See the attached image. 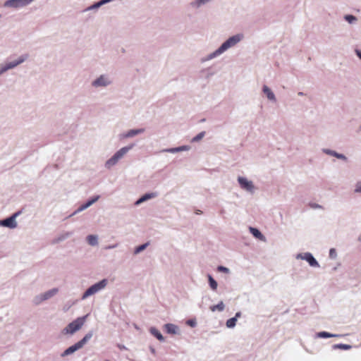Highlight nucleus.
I'll return each instance as SVG.
<instances>
[{"label":"nucleus","instance_id":"obj_32","mask_svg":"<svg viewBox=\"0 0 361 361\" xmlns=\"http://www.w3.org/2000/svg\"><path fill=\"white\" fill-rule=\"evenodd\" d=\"M218 270H219V271H223V272H225V273H228V271H229L228 268L224 267H222V266H219V267H218Z\"/></svg>","mask_w":361,"mask_h":361},{"label":"nucleus","instance_id":"obj_17","mask_svg":"<svg viewBox=\"0 0 361 361\" xmlns=\"http://www.w3.org/2000/svg\"><path fill=\"white\" fill-rule=\"evenodd\" d=\"M150 333L154 336H155L159 341H164V336L161 335L160 331L159 330H157L156 328H154V327L151 328L150 329Z\"/></svg>","mask_w":361,"mask_h":361},{"label":"nucleus","instance_id":"obj_16","mask_svg":"<svg viewBox=\"0 0 361 361\" xmlns=\"http://www.w3.org/2000/svg\"><path fill=\"white\" fill-rule=\"evenodd\" d=\"M263 92H264V94H267L269 99L273 100V101L276 100L274 94L271 92V90L267 85H264Z\"/></svg>","mask_w":361,"mask_h":361},{"label":"nucleus","instance_id":"obj_5","mask_svg":"<svg viewBox=\"0 0 361 361\" xmlns=\"http://www.w3.org/2000/svg\"><path fill=\"white\" fill-rule=\"evenodd\" d=\"M92 333L87 334L82 340H80V341H78V343L74 344L73 345H71L69 348H68L63 352V355H70V354L74 353L75 351L80 349L92 338Z\"/></svg>","mask_w":361,"mask_h":361},{"label":"nucleus","instance_id":"obj_10","mask_svg":"<svg viewBox=\"0 0 361 361\" xmlns=\"http://www.w3.org/2000/svg\"><path fill=\"white\" fill-rule=\"evenodd\" d=\"M238 180L242 188L247 190L248 191H252L253 190L254 186L252 183L251 181L247 180L245 178L239 177Z\"/></svg>","mask_w":361,"mask_h":361},{"label":"nucleus","instance_id":"obj_38","mask_svg":"<svg viewBox=\"0 0 361 361\" xmlns=\"http://www.w3.org/2000/svg\"><path fill=\"white\" fill-rule=\"evenodd\" d=\"M240 316V312H237V313L235 314V317H236V318H237V317H239Z\"/></svg>","mask_w":361,"mask_h":361},{"label":"nucleus","instance_id":"obj_27","mask_svg":"<svg viewBox=\"0 0 361 361\" xmlns=\"http://www.w3.org/2000/svg\"><path fill=\"white\" fill-rule=\"evenodd\" d=\"M318 336L322 338H331V337L336 336V335L331 334L326 331H322V332L319 333Z\"/></svg>","mask_w":361,"mask_h":361},{"label":"nucleus","instance_id":"obj_35","mask_svg":"<svg viewBox=\"0 0 361 361\" xmlns=\"http://www.w3.org/2000/svg\"><path fill=\"white\" fill-rule=\"evenodd\" d=\"M356 53H357V56H359V58H360V59H361V51H360L357 50V51H356Z\"/></svg>","mask_w":361,"mask_h":361},{"label":"nucleus","instance_id":"obj_24","mask_svg":"<svg viewBox=\"0 0 361 361\" xmlns=\"http://www.w3.org/2000/svg\"><path fill=\"white\" fill-rule=\"evenodd\" d=\"M209 283L212 290H216L217 288V283L211 276H209Z\"/></svg>","mask_w":361,"mask_h":361},{"label":"nucleus","instance_id":"obj_22","mask_svg":"<svg viewBox=\"0 0 361 361\" xmlns=\"http://www.w3.org/2000/svg\"><path fill=\"white\" fill-rule=\"evenodd\" d=\"M56 292H57V289L54 288V289H52V290L45 293L42 295V300H47V299H49V298L53 296L54 294H56Z\"/></svg>","mask_w":361,"mask_h":361},{"label":"nucleus","instance_id":"obj_2","mask_svg":"<svg viewBox=\"0 0 361 361\" xmlns=\"http://www.w3.org/2000/svg\"><path fill=\"white\" fill-rule=\"evenodd\" d=\"M133 147V145H131L128 147H122L119 149L111 159H109L106 162V167L111 168L112 166L115 165L118 161L121 159L130 149H131Z\"/></svg>","mask_w":361,"mask_h":361},{"label":"nucleus","instance_id":"obj_12","mask_svg":"<svg viewBox=\"0 0 361 361\" xmlns=\"http://www.w3.org/2000/svg\"><path fill=\"white\" fill-rule=\"evenodd\" d=\"M249 230L250 233L257 239L262 240V241H266V238L264 236V235L262 234V233L257 228L253 227H250Z\"/></svg>","mask_w":361,"mask_h":361},{"label":"nucleus","instance_id":"obj_33","mask_svg":"<svg viewBox=\"0 0 361 361\" xmlns=\"http://www.w3.org/2000/svg\"><path fill=\"white\" fill-rule=\"evenodd\" d=\"M355 191L356 192H361V183H357Z\"/></svg>","mask_w":361,"mask_h":361},{"label":"nucleus","instance_id":"obj_6","mask_svg":"<svg viewBox=\"0 0 361 361\" xmlns=\"http://www.w3.org/2000/svg\"><path fill=\"white\" fill-rule=\"evenodd\" d=\"M107 284V280L103 279L101 281L92 285L84 293L82 299L87 298V297L97 293L100 290L104 288Z\"/></svg>","mask_w":361,"mask_h":361},{"label":"nucleus","instance_id":"obj_30","mask_svg":"<svg viewBox=\"0 0 361 361\" xmlns=\"http://www.w3.org/2000/svg\"><path fill=\"white\" fill-rule=\"evenodd\" d=\"M345 19L350 23H353L356 20V18L352 15H347L345 16Z\"/></svg>","mask_w":361,"mask_h":361},{"label":"nucleus","instance_id":"obj_26","mask_svg":"<svg viewBox=\"0 0 361 361\" xmlns=\"http://www.w3.org/2000/svg\"><path fill=\"white\" fill-rule=\"evenodd\" d=\"M148 245H149V243H145L143 245L138 246L137 247H136V249L135 250V253L137 254V253L142 252L148 246Z\"/></svg>","mask_w":361,"mask_h":361},{"label":"nucleus","instance_id":"obj_11","mask_svg":"<svg viewBox=\"0 0 361 361\" xmlns=\"http://www.w3.org/2000/svg\"><path fill=\"white\" fill-rule=\"evenodd\" d=\"M302 258L305 259L311 267H319L317 261L314 259L312 254L307 252Z\"/></svg>","mask_w":361,"mask_h":361},{"label":"nucleus","instance_id":"obj_21","mask_svg":"<svg viewBox=\"0 0 361 361\" xmlns=\"http://www.w3.org/2000/svg\"><path fill=\"white\" fill-rule=\"evenodd\" d=\"M144 129L130 130L127 133L126 137H133L135 135L142 133Z\"/></svg>","mask_w":361,"mask_h":361},{"label":"nucleus","instance_id":"obj_15","mask_svg":"<svg viewBox=\"0 0 361 361\" xmlns=\"http://www.w3.org/2000/svg\"><path fill=\"white\" fill-rule=\"evenodd\" d=\"M164 329L168 334H175L177 332V326L173 324H166Z\"/></svg>","mask_w":361,"mask_h":361},{"label":"nucleus","instance_id":"obj_37","mask_svg":"<svg viewBox=\"0 0 361 361\" xmlns=\"http://www.w3.org/2000/svg\"><path fill=\"white\" fill-rule=\"evenodd\" d=\"M208 0H199V2L200 4H204L205 2H207Z\"/></svg>","mask_w":361,"mask_h":361},{"label":"nucleus","instance_id":"obj_25","mask_svg":"<svg viewBox=\"0 0 361 361\" xmlns=\"http://www.w3.org/2000/svg\"><path fill=\"white\" fill-rule=\"evenodd\" d=\"M188 149V147L187 146H183V147H177V148H171V149H167L166 151L169 152H180L182 150H186Z\"/></svg>","mask_w":361,"mask_h":361},{"label":"nucleus","instance_id":"obj_4","mask_svg":"<svg viewBox=\"0 0 361 361\" xmlns=\"http://www.w3.org/2000/svg\"><path fill=\"white\" fill-rule=\"evenodd\" d=\"M92 333L87 334L82 340H80V341H78V343L74 344L73 345H71L69 348H68L63 352V355H70V354L74 353L75 351L80 349L92 338Z\"/></svg>","mask_w":361,"mask_h":361},{"label":"nucleus","instance_id":"obj_19","mask_svg":"<svg viewBox=\"0 0 361 361\" xmlns=\"http://www.w3.org/2000/svg\"><path fill=\"white\" fill-rule=\"evenodd\" d=\"M224 304L222 301H221L219 304L216 305H212L210 307V310L212 312H215V311H219V312H221L224 310Z\"/></svg>","mask_w":361,"mask_h":361},{"label":"nucleus","instance_id":"obj_8","mask_svg":"<svg viewBox=\"0 0 361 361\" xmlns=\"http://www.w3.org/2000/svg\"><path fill=\"white\" fill-rule=\"evenodd\" d=\"M18 215V213H15L9 218H7L3 221H1V224L5 227L13 228L17 226V224L16 221V218Z\"/></svg>","mask_w":361,"mask_h":361},{"label":"nucleus","instance_id":"obj_18","mask_svg":"<svg viewBox=\"0 0 361 361\" xmlns=\"http://www.w3.org/2000/svg\"><path fill=\"white\" fill-rule=\"evenodd\" d=\"M99 198V196H96L93 198H92L90 200L87 201L85 204H82L79 210H83L87 207H89L90 205H92L93 203H94L95 202H97L98 200V199Z\"/></svg>","mask_w":361,"mask_h":361},{"label":"nucleus","instance_id":"obj_31","mask_svg":"<svg viewBox=\"0 0 361 361\" xmlns=\"http://www.w3.org/2000/svg\"><path fill=\"white\" fill-rule=\"evenodd\" d=\"M329 255L331 258H334L336 256V250L334 248H331L329 251Z\"/></svg>","mask_w":361,"mask_h":361},{"label":"nucleus","instance_id":"obj_3","mask_svg":"<svg viewBox=\"0 0 361 361\" xmlns=\"http://www.w3.org/2000/svg\"><path fill=\"white\" fill-rule=\"evenodd\" d=\"M242 36L240 35H234L230 38H228L225 42L222 44V45L214 53L215 55L221 54L229 47H231L236 44L241 39Z\"/></svg>","mask_w":361,"mask_h":361},{"label":"nucleus","instance_id":"obj_29","mask_svg":"<svg viewBox=\"0 0 361 361\" xmlns=\"http://www.w3.org/2000/svg\"><path fill=\"white\" fill-rule=\"evenodd\" d=\"M335 348L343 349V350H348L351 348L350 345L347 344H338L334 346Z\"/></svg>","mask_w":361,"mask_h":361},{"label":"nucleus","instance_id":"obj_28","mask_svg":"<svg viewBox=\"0 0 361 361\" xmlns=\"http://www.w3.org/2000/svg\"><path fill=\"white\" fill-rule=\"evenodd\" d=\"M205 133L201 132L199 134H197L195 137H194L192 140V142H197L202 139V137L204 136Z\"/></svg>","mask_w":361,"mask_h":361},{"label":"nucleus","instance_id":"obj_1","mask_svg":"<svg viewBox=\"0 0 361 361\" xmlns=\"http://www.w3.org/2000/svg\"><path fill=\"white\" fill-rule=\"evenodd\" d=\"M87 316L88 315L87 314L84 317H78L76 319L71 322L66 328L63 329L62 331L63 334H73L79 329H80L82 326L84 325Z\"/></svg>","mask_w":361,"mask_h":361},{"label":"nucleus","instance_id":"obj_7","mask_svg":"<svg viewBox=\"0 0 361 361\" xmlns=\"http://www.w3.org/2000/svg\"><path fill=\"white\" fill-rule=\"evenodd\" d=\"M27 57V55L21 56L17 61L10 62L4 67H0V75L4 73L5 71H8V69L13 68L17 66L18 65L22 63L23 61H25Z\"/></svg>","mask_w":361,"mask_h":361},{"label":"nucleus","instance_id":"obj_9","mask_svg":"<svg viewBox=\"0 0 361 361\" xmlns=\"http://www.w3.org/2000/svg\"><path fill=\"white\" fill-rule=\"evenodd\" d=\"M32 0H8L5 5L7 6L18 7L30 4Z\"/></svg>","mask_w":361,"mask_h":361},{"label":"nucleus","instance_id":"obj_13","mask_svg":"<svg viewBox=\"0 0 361 361\" xmlns=\"http://www.w3.org/2000/svg\"><path fill=\"white\" fill-rule=\"evenodd\" d=\"M109 82L107 80V79L102 75L100 78L94 80L92 83L94 86H105L107 84H109Z\"/></svg>","mask_w":361,"mask_h":361},{"label":"nucleus","instance_id":"obj_34","mask_svg":"<svg viewBox=\"0 0 361 361\" xmlns=\"http://www.w3.org/2000/svg\"><path fill=\"white\" fill-rule=\"evenodd\" d=\"M109 1V0H103V1H102L101 2H99V4H97L96 5V6H97V7H98L99 6H100V5L103 4H104V3H106V2Z\"/></svg>","mask_w":361,"mask_h":361},{"label":"nucleus","instance_id":"obj_14","mask_svg":"<svg viewBox=\"0 0 361 361\" xmlns=\"http://www.w3.org/2000/svg\"><path fill=\"white\" fill-rule=\"evenodd\" d=\"M157 196L156 193L152 192V193H147L144 195L142 197H141L136 202L135 204H140L142 203L143 202L149 200L151 198L155 197Z\"/></svg>","mask_w":361,"mask_h":361},{"label":"nucleus","instance_id":"obj_23","mask_svg":"<svg viewBox=\"0 0 361 361\" xmlns=\"http://www.w3.org/2000/svg\"><path fill=\"white\" fill-rule=\"evenodd\" d=\"M236 324V317H232L227 320L226 326L228 328H233L235 326Z\"/></svg>","mask_w":361,"mask_h":361},{"label":"nucleus","instance_id":"obj_36","mask_svg":"<svg viewBox=\"0 0 361 361\" xmlns=\"http://www.w3.org/2000/svg\"><path fill=\"white\" fill-rule=\"evenodd\" d=\"M335 155L338 157V158H344L343 155L342 154H335Z\"/></svg>","mask_w":361,"mask_h":361},{"label":"nucleus","instance_id":"obj_20","mask_svg":"<svg viewBox=\"0 0 361 361\" xmlns=\"http://www.w3.org/2000/svg\"><path fill=\"white\" fill-rule=\"evenodd\" d=\"M87 243L91 245H95L97 244V238L95 235H90L87 237Z\"/></svg>","mask_w":361,"mask_h":361}]
</instances>
